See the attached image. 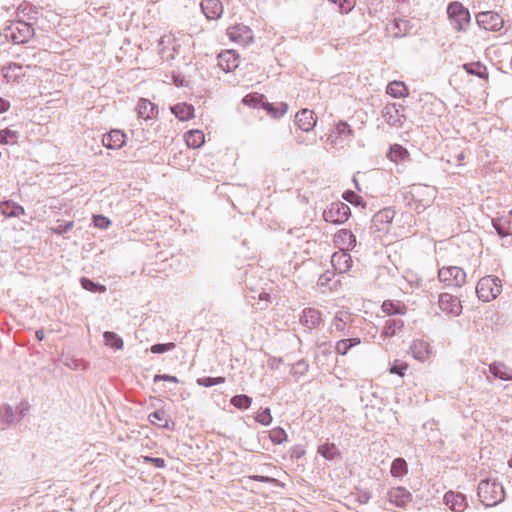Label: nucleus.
Returning a JSON list of instances; mask_svg holds the SVG:
<instances>
[{"instance_id":"nucleus-1","label":"nucleus","mask_w":512,"mask_h":512,"mask_svg":"<svg viewBox=\"0 0 512 512\" xmlns=\"http://www.w3.org/2000/svg\"><path fill=\"white\" fill-rule=\"evenodd\" d=\"M477 495L480 502L486 507L496 506L505 499V491L502 484L490 479H484L479 482Z\"/></svg>"},{"instance_id":"nucleus-2","label":"nucleus","mask_w":512,"mask_h":512,"mask_svg":"<svg viewBox=\"0 0 512 512\" xmlns=\"http://www.w3.org/2000/svg\"><path fill=\"white\" fill-rule=\"evenodd\" d=\"M502 291L501 280L494 275L482 277L476 286V293L479 300L489 302L494 300Z\"/></svg>"},{"instance_id":"nucleus-3","label":"nucleus","mask_w":512,"mask_h":512,"mask_svg":"<svg viewBox=\"0 0 512 512\" xmlns=\"http://www.w3.org/2000/svg\"><path fill=\"white\" fill-rule=\"evenodd\" d=\"M34 35V29L25 21L11 22L4 29V36L14 44H24Z\"/></svg>"},{"instance_id":"nucleus-4","label":"nucleus","mask_w":512,"mask_h":512,"mask_svg":"<svg viewBox=\"0 0 512 512\" xmlns=\"http://www.w3.org/2000/svg\"><path fill=\"white\" fill-rule=\"evenodd\" d=\"M438 278L447 288H461L466 283V273L458 266L440 268Z\"/></svg>"},{"instance_id":"nucleus-5","label":"nucleus","mask_w":512,"mask_h":512,"mask_svg":"<svg viewBox=\"0 0 512 512\" xmlns=\"http://www.w3.org/2000/svg\"><path fill=\"white\" fill-rule=\"evenodd\" d=\"M447 14L454 29L457 31L466 30L471 17L469 10L462 3L458 1L451 2L447 7Z\"/></svg>"},{"instance_id":"nucleus-6","label":"nucleus","mask_w":512,"mask_h":512,"mask_svg":"<svg viewBox=\"0 0 512 512\" xmlns=\"http://www.w3.org/2000/svg\"><path fill=\"white\" fill-rule=\"evenodd\" d=\"M350 214L351 210L347 204L334 202L323 211V219L329 223L343 224L349 219Z\"/></svg>"},{"instance_id":"nucleus-7","label":"nucleus","mask_w":512,"mask_h":512,"mask_svg":"<svg viewBox=\"0 0 512 512\" xmlns=\"http://www.w3.org/2000/svg\"><path fill=\"white\" fill-rule=\"evenodd\" d=\"M476 22L480 28L488 31H499L504 24L503 18L495 11H483L476 15Z\"/></svg>"},{"instance_id":"nucleus-8","label":"nucleus","mask_w":512,"mask_h":512,"mask_svg":"<svg viewBox=\"0 0 512 512\" xmlns=\"http://www.w3.org/2000/svg\"><path fill=\"white\" fill-rule=\"evenodd\" d=\"M229 39L240 45H248L253 41L252 30L244 24H236L227 29L226 32Z\"/></svg>"},{"instance_id":"nucleus-9","label":"nucleus","mask_w":512,"mask_h":512,"mask_svg":"<svg viewBox=\"0 0 512 512\" xmlns=\"http://www.w3.org/2000/svg\"><path fill=\"white\" fill-rule=\"evenodd\" d=\"M439 308L446 314L459 316L462 313V304L457 296L450 293H441L438 300Z\"/></svg>"},{"instance_id":"nucleus-10","label":"nucleus","mask_w":512,"mask_h":512,"mask_svg":"<svg viewBox=\"0 0 512 512\" xmlns=\"http://www.w3.org/2000/svg\"><path fill=\"white\" fill-rule=\"evenodd\" d=\"M403 111L404 107L401 104H388L383 109V117L389 125L401 126L405 120V116L402 113Z\"/></svg>"},{"instance_id":"nucleus-11","label":"nucleus","mask_w":512,"mask_h":512,"mask_svg":"<svg viewBox=\"0 0 512 512\" xmlns=\"http://www.w3.org/2000/svg\"><path fill=\"white\" fill-rule=\"evenodd\" d=\"M295 123L304 132L311 131L317 123V117L312 110L301 109L295 115Z\"/></svg>"},{"instance_id":"nucleus-12","label":"nucleus","mask_w":512,"mask_h":512,"mask_svg":"<svg viewBox=\"0 0 512 512\" xmlns=\"http://www.w3.org/2000/svg\"><path fill=\"white\" fill-rule=\"evenodd\" d=\"M444 503L454 512H464L468 507L466 496L460 492H447L444 495Z\"/></svg>"},{"instance_id":"nucleus-13","label":"nucleus","mask_w":512,"mask_h":512,"mask_svg":"<svg viewBox=\"0 0 512 512\" xmlns=\"http://www.w3.org/2000/svg\"><path fill=\"white\" fill-rule=\"evenodd\" d=\"M388 499L395 506L403 508L412 501V494L404 487H394L389 490Z\"/></svg>"},{"instance_id":"nucleus-14","label":"nucleus","mask_w":512,"mask_h":512,"mask_svg":"<svg viewBox=\"0 0 512 512\" xmlns=\"http://www.w3.org/2000/svg\"><path fill=\"white\" fill-rule=\"evenodd\" d=\"M395 211L390 208H385L377 212L372 218V228L376 231H385L393 218Z\"/></svg>"},{"instance_id":"nucleus-15","label":"nucleus","mask_w":512,"mask_h":512,"mask_svg":"<svg viewBox=\"0 0 512 512\" xmlns=\"http://www.w3.org/2000/svg\"><path fill=\"white\" fill-rule=\"evenodd\" d=\"M218 65L225 72L235 70L239 65V55L234 50H226L218 55Z\"/></svg>"},{"instance_id":"nucleus-16","label":"nucleus","mask_w":512,"mask_h":512,"mask_svg":"<svg viewBox=\"0 0 512 512\" xmlns=\"http://www.w3.org/2000/svg\"><path fill=\"white\" fill-rule=\"evenodd\" d=\"M300 322L309 329H315L322 323V314L315 308H305L302 311Z\"/></svg>"},{"instance_id":"nucleus-17","label":"nucleus","mask_w":512,"mask_h":512,"mask_svg":"<svg viewBox=\"0 0 512 512\" xmlns=\"http://www.w3.org/2000/svg\"><path fill=\"white\" fill-rule=\"evenodd\" d=\"M201 10L210 20L219 19L223 13V5L220 0H202Z\"/></svg>"},{"instance_id":"nucleus-18","label":"nucleus","mask_w":512,"mask_h":512,"mask_svg":"<svg viewBox=\"0 0 512 512\" xmlns=\"http://www.w3.org/2000/svg\"><path fill=\"white\" fill-rule=\"evenodd\" d=\"M102 143L108 149H120L125 143V134L120 130H111L103 135Z\"/></svg>"},{"instance_id":"nucleus-19","label":"nucleus","mask_w":512,"mask_h":512,"mask_svg":"<svg viewBox=\"0 0 512 512\" xmlns=\"http://www.w3.org/2000/svg\"><path fill=\"white\" fill-rule=\"evenodd\" d=\"M430 345L424 340H414L410 346V353L416 360L424 362L430 354Z\"/></svg>"},{"instance_id":"nucleus-20","label":"nucleus","mask_w":512,"mask_h":512,"mask_svg":"<svg viewBox=\"0 0 512 512\" xmlns=\"http://www.w3.org/2000/svg\"><path fill=\"white\" fill-rule=\"evenodd\" d=\"M331 263L340 273L346 272L352 266L351 256L347 253L336 252L331 257Z\"/></svg>"},{"instance_id":"nucleus-21","label":"nucleus","mask_w":512,"mask_h":512,"mask_svg":"<svg viewBox=\"0 0 512 512\" xmlns=\"http://www.w3.org/2000/svg\"><path fill=\"white\" fill-rule=\"evenodd\" d=\"M0 212L5 217H19L25 213V210L21 205L7 200L0 203Z\"/></svg>"},{"instance_id":"nucleus-22","label":"nucleus","mask_w":512,"mask_h":512,"mask_svg":"<svg viewBox=\"0 0 512 512\" xmlns=\"http://www.w3.org/2000/svg\"><path fill=\"white\" fill-rule=\"evenodd\" d=\"M172 113L180 121H185L194 116V107L186 103H178L171 107Z\"/></svg>"},{"instance_id":"nucleus-23","label":"nucleus","mask_w":512,"mask_h":512,"mask_svg":"<svg viewBox=\"0 0 512 512\" xmlns=\"http://www.w3.org/2000/svg\"><path fill=\"white\" fill-rule=\"evenodd\" d=\"M490 372L502 380H512V368L502 362H494L490 365Z\"/></svg>"},{"instance_id":"nucleus-24","label":"nucleus","mask_w":512,"mask_h":512,"mask_svg":"<svg viewBox=\"0 0 512 512\" xmlns=\"http://www.w3.org/2000/svg\"><path fill=\"white\" fill-rule=\"evenodd\" d=\"M344 137L346 139L351 138L354 135V130L351 128V126L345 122V121H339L335 125V130L333 134L329 136V139H331V143H336V140L333 139V137Z\"/></svg>"},{"instance_id":"nucleus-25","label":"nucleus","mask_w":512,"mask_h":512,"mask_svg":"<svg viewBox=\"0 0 512 512\" xmlns=\"http://www.w3.org/2000/svg\"><path fill=\"white\" fill-rule=\"evenodd\" d=\"M185 141L188 147L199 148L204 144L205 136L201 130H190L185 134Z\"/></svg>"},{"instance_id":"nucleus-26","label":"nucleus","mask_w":512,"mask_h":512,"mask_svg":"<svg viewBox=\"0 0 512 512\" xmlns=\"http://www.w3.org/2000/svg\"><path fill=\"white\" fill-rule=\"evenodd\" d=\"M262 108L267 112V114H269L275 119H278L282 117L284 114H286L288 110V104L281 102L278 105H275L273 103L263 102Z\"/></svg>"},{"instance_id":"nucleus-27","label":"nucleus","mask_w":512,"mask_h":512,"mask_svg":"<svg viewBox=\"0 0 512 512\" xmlns=\"http://www.w3.org/2000/svg\"><path fill=\"white\" fill-rule=\"evenodd\" d=\"M148 420L151 424L157 425L160 428L169 427V416L163 409L156 410L149 414Z\"/></svg>"},{"instance_id":"nucleus-28","label":"nucleus","mask_w":512,"mask_h":512,"mask_svg":"<svg viewBox=\"0 0 512 512\" xmlns=\"http://www.w3.org/2000/svg\"><path fill=\"white\" fill-rule=\"evenodd\" d=\"M387 94L394 98H402L408 94V89L402 81H392L387 85Z\"/></svg>"},{"instance_id":"nucleus-29","label":"nucleus","mask_w":512,"mask_h":512,"mask_svg":"<svg viewBox=\"0 0 512 512\" xmlns=\"http://www.w3.org/2000/svg\"><path fill=\"white\" fill-rule=\"evenodd\" d=\"M409 157V152L400 144H393L390 146L387 153V158L393 162H398Z\"/></svg>"},{"instance_id":"nucleus-30","label":"nucleus","mask_w":512,"mask_h":512,"mask_svg":"<svg viewBox=\"0 0 512 512\" xmlns=\"http://www.w3.org/2000/svg\"><path fill=\"white\" fill-rule=\"evenodd\" d=\"M16 421V413L10 405L0 407V422L4 425L2 429L14 424Z\"/></svg>"},{"instance_id":"nucleus-31","label":"nucleus","mask_w":512,"mask_h":512,"mask_svg":"<svg viewBox=\"0 0 512 512\" xmlns=\"http://www.w3.org/2000/svg\"><path fill=\"white\" fill-rule=\"evenodd\" d=\"M404 322L401 319H388L383 326L382 334L386 337H393L398 330H401Z\"/></svg>"},{"instance_id":"nucleus-32","label":"nucleus","mask_w":512,"mask_h":512,"mask_svg":"<svg viewBox=\"0 0 512 512\" xmlns=\"http://www.w3.org/2000/svg\"><path fill=\"white\" fill-rule=\"evenodd\" d=\"M318 453L327 460H334L340 456V451L334 443H324L318 447Z\"/></svg>"},{"instance_id":"nucleus-33","label":"nucleus","mask_w":512,"mask_h":512,"mask_svg":"<svg viewBox=\"0 0 512 512\" xmlns=\"http://www.w3.org/2000/svg\"><path fill=\"white\" fill-rule=\"evenodd\" d=\"M463 68L470 75H475L482 79L488 78L487 69L480 62L466 63L463 65Z\"/></svg>"},{"instance_id":"nucleus-34","label":"nucleus","mask_w":512,"mask_h":512,"mask_svg":"<svg viewBox=\"0 0 512 512\" xmlns=\"http://www.w3.org/2000/svg\"><path fill=\"white\" fill-rule=\"evenodd\" d=\"M361 343L360 338L341 339L336 343L335 350L340 355H346L348 351Z\"/></svg>"},{"instance_id":"nucleus-35","label":"nucleus","mask_w":512,"mask_h":512,"mask_svg":"<svg viewBox=\"0 0 512 512\" xmlns=\"http://www.w3.org/2000/svg\"><path fill=\"white\" fill-rule=\"evenodd\" d=\"M408 472V466L403 458H396L393 460L390 468V473L393 477H402Z\"/></svg>"},{"instance_id":"nucleus-36","label":"nucleus","mask_w":512,"mask_h":512,"mask_svg":"<svg viewBox=\"0 0 512 512\" xmlns=\"http://www.w3.org/2000/svg\"><path fill=\"white\" fill-rule=\"evenodd\" d=\"M155 110V106L147 99H140L138 103V114L143 119H149L152 117Z\"/></svg>"},{"instance_id":"nucleus-37","label":"nucleus","mask_w":512,"mask_h":512,"mask_svg":"<svg viewBox=\"0 0 512 512\" xmlns=\"http://www.w3.org/2000/svg\"><path fill=\"white\" fill-rule=\"evenodd\" d=\"M105 344L113 349L120 350L123 348V340L115 332L106 331L103 334Z\"/></svg>"},{"instance_id":"nucleus-38","label":"nucleus","mask_w":512,"mask_h":512,"mask_svg":"<svg viewBox=\"0 0 512 512\" xmlns=\"http://www.w3.org/2000/svg\"><path fill=\"white\" fill-rule=\"evenodd\" d=\"M80 284L83 289L90 291V292H94V293L106 292V286H104L100 283L94 282L93 280H91L87 277H82L80 279Z\"/></svg>"},{"instance_id":"nucleus-39","label":"nucleus","mask_w":512,"mask_h":512,"mask_svg":"<svg viewBox=\"0 0 512 512\" xmlns=\"http://www.w3.org/2000/svg\"><path fill=\"white\" fill-rule=\"evenodd\" d=\"M263 102H266L265 96L262 94H258V93L248 94L242 99V103L244 105L252 107V108H257L260 105L263 107Z\"/></svg>"},{"instance_id":"nucleus-40","label":"nucleus","mask_w":512,"mask_h":512,"mask_svg":"<svg viewBox=\"0 0 512 512\" xmlns=\"http://www.w3.org/2000/svg\"><path fill=\"white\" fill-rule=\"evenodd\" d=\"M269 439L275 445H280L288 440V435L282 427H275L269 431Z\"/></svg>"},{"instance_id":"nucleus-41","label":"nucleus","mask_w":512,"mask_h":512,"mask_svg":"<svg viewBox=\"0 0 512 512\" xmlns=\"http://www.w3.org/2000/svg\"><path fill=\"white\" fill-rule=\"evenodd\" d=\"M22 66L20 64L16 63H10L7 67L3 68V76L8 81L13 80L15 81L18 79L21 75Z\"/></svg>"},{"instance_id":"nucleus-42","label":"nucleus","mask_w":512,"mask_h":512,"mask_svg":"<svg viewBox=\"0 0 512 512\" xmlns=\"http://www.w3.org/2000/svg\"><path fill=\"white\" fill-rule=\"evenodd\" d=\"M230 403L238 409H248L251 406L252 398L246 394H238L231 398Z\"/></svg>"},{"instance_id":"nucleus-43","label":"nucleus","mask_w":512,"mask_h":512,"mask_svg":"<svg viewBox=\"0 0 512 512\" xmlns=\"http://www.w3.org/2000/svg\"><path fill=\"white\" fill-rule=\"evenodd\" d=\"M382 310L383 312L388 315H395V314H404L405 312V306L400 304H395L393 301H384L382 304Z\"/></svg>"},{"instance_id":"nucleus-44","label":"nucleus","mask_w":512,"mask_h":512,"mask_svg":"<svg viewBox=\"0 0 512 512\" xmlns=\"http://www.w3.org/2000/svg\"><path fill=\"white\" fill-rule=\"evenodd\" d=\"M348 318H349V316L346 313H342V312L337 313L333 319V323H332L333 327L337 331L342 332L345 335H347L348 331L346 332V329L348 328V326H347Z\"/></svg>"},{"instance_id":"nucleus-45","label":"nucleus","mask_w":512,"mask_h":512,"mask_svg":"<svg viewBox=\"0 0 512 512\" xmlns=\"http://www.w3.org/2000/svg\"><path fill=\"white\" fill-rule=\"evenodd\" d=\"M19 134L17 131L5 128L0 130V144H15L17 143Z\"/></svg>"},{"instance_id":"nucleus-46","label":"nucleus","mask_w":512,"mask_h":512,"mask_svg":"<svg viewBox=\"0 0 512 512\" xmlns=\"http://www.w3.org/2000/svg\"><path fill=\"white\" fill-rule=\"evenodd\" d=\"M19 9L29 19H37L40 13V9L31 3H23L19 6Z\"/></svg>"},{"instance_id":"nucleus-47","label":"nucleus","mask_w":512,"mask_h":512,"mask_svg":"<svg viewBox=\"0 0 512 512\" xmlns=\"http://www.w3.org/2000/svg\"><path fill=\"white\" fill-rule=\"evenodd\" d=\"M338 238L346 243L348 248L353 249L356 246V236L347 229H341L338 233Z\"/></svg>"},{"instance_id":"nucleus-48","label":"nucleus","mask_w":512,"mask_h":512,"mask_svg":"<svg viewBox=\"0 0 512 512\" xmlns=\"http://www.w3.org/2000/svg\"><path fill=\"white\" fill-rule=\"evenodd\" d=\"M272 420H273V418H272L271 410L269 407L262 409L255 416V421L264 426L270 425Z\"/></svg>"},{"instance_id":"nucleus-49","label":"nucleus","mask_w":512,"mask_h":512,"mask_svg":"<svg viewBox=\"0 0 512 512\" xmlns=\"http://www.w3.org/2000/svg\"><path fill=\"white\" fill-rule=\"evenodd\" d=\"M225 382L224 377H202L197 379V384L202 387H212L214 385L222 384Z\"/></svg>"},{"instance_id":"nucleus-50","label":"nucleus","mask_w":512,"mask_h":512,"mask_svg":"<svg viewBox=\"0 0 512 512\" xmlns=\"http://www.w3.org/2000/svg\"><path fill=\"white\" fill-rule=\"evenodd\" d=\"M175 343L169 342V343H157L150 347V351L153 354H163L166 352H169L175 348Z\"/></svg>"},{"instance_id":"nucleus-51","label":"nucleus","mask_w":512,"mask_h":512,"mask_svg":"<svg viewBox=\"0 0 512 512\" xmlns=\"http://www.w3.org/2000/svg\"><path fill=\"white\" fill-rule=\"evenodd\" d=\"M93 224L100 229H107L111 225V221L104 215H93Z\"/></svg>"},{"instance_id":"nucleus-52","label":"nucleus","mask_w":512,"mask_h":512,"mask_svg":"<svg viewBox=\"0 0 512 512\" xmlns=\"http://www.w3.org/2000/svg\"><path fill=\"white\" fill-rule=\"evenodd\" d=\"M408 369V364L404 362L394 361V363L391 365L389 371L392 374H396L399 376H404L405 371Z\"/></svg>"},{"instance_id":"nucleus-53","label":"nucleus","mask_w":512,"mask_h":512,"mask_svg":"<svg viewBox=\"0 0 512 512\" xmlns=\"http://www.w3.org/2000/svg\"><path fill=\"white\" fill-rule=\"evenodd\" d=\"M343 198L348 201L349 203L353 204V205H360L362 204L363 200H362V197L357 195L354 191L352 190H347L343 193Z\"/></svg>"},{"instance_id":"nucleus-54","label":"nucleus","mask_w":512,"mask_h":512,"mask_svg":"<svg viewBox=\"0 0 512 512\" xmlns=\"http://www.w3.org/2000/svg\"><path fill=\"white\" fill-rule=\"evenodd\" d=\"M154 383L160 382V381H167V382H173L178 383L179 380L176 376L168 375V374H156L153 378Z\"/></svg>"},{"instance_id":"nucleus-55","label":"nucleus","mask_w":512,"mask_h":512,"mask_svg":"<svg viewBox=\"0 0 512 512\" xmlns=\"http://www.w3.org/2000/svg\"><path fill=\"white\" fill-rule=\"evenodd\" d=\"M144 461L153 464L156 468L165 467V460L163 458L145 456Z\"/></svg>"},{"instance_id":"nucleus-56","label":"nucleus","mask_w":512,"mask_h":512,"mask_svg":"<svg viewBox=\"0 0 512 512\" xmlns=\"http://www.w3.org/2000/svg\"><path fill=\"white\" fill-rule=\"evenodd\" d=\"M29 403L27 401H22L16 408H15V413H16V416L19 415L20 417H23L26 415V413L28 412L29 410Z\"/></svg>"},{"instance_id":"nucleus-57","label":"nucleus","mask_w":512,"mask_h":512,"mask_svg":"<svg viewBox=\"0 0 512 512\" xmlns=\"http://www.w3.org/2000/svg\"><path fill=\"white\" fill-rule=\"evenodd\" d=\"M74 226L72 221L66 222L64 224H59L58 227L54 230L57 234H64L70 231Z\"/></svg>"},{"instance_id":"nucleus-58","label":"nucleus","mask_w":512,"mask_h":512,"mask_svg":"<svg viewBox=\"0 0 512 512\" xmlns=\"http://www.w3.org/2000/svg\"><path fill=\"white\" fill-rule=\"evenodd\" d=\"M295 373L304 374L308 370V364L304 360H300L294 365Z\"/></svg>"},{"instance_id":"nucleus-59","label":"nucleus","mask_w":512,"mask_h":512,"mask_svg":"<svg viewBox=\"0 0 512 512\" xmlns=\"http://www.w3.org/2000/svg\"><path fill=\"white\" fill-rule=\"evenodd\" d=\"M371 499V493L368 491H360L357 496V500L362 503L366 504Z\"/></svg>"},{"instance_id":"nucleus-60","label":"nucleus","mask_w":512,"mask_h":512,"mask_svg":"<svg viewBox=\"0 0 512 512\" xmlns=\"http://www.w3.org/2000/svg\"><path fill=\"white\" fill-rule=\"evenodd\" d=\"M331 277H332V273L327 271L326 273L322 274L320 277H319V280H318V285H326L330 280H331Z\"/></svg>"},{"instance_id":"nucleus-61","label":"nucleus","mask_w":512,"mask_h":512,"mask_svg":"<svg viewBox=\"0 0 512 512\" xmlns=\"http://www.w3.org/2000/svg\"><path fill=\"white\" fill-rule=\"evenodd\" d=\"M64 364L71 369L78 368V361L72 358H66Z\"/></svg>"},{"instance_id":"nucleus-62","label":"nucleus","mask_w":512,"mask_h":512,"mask_svg":"<svg viewBox=\"0 0 512 512\" xmlns=\"http://www.w3.org/2000/svg\"><path fill=\"white\" fill-rule=\"evenodd\" d=\"M9 107V102L4 100L3 98H0V114L6 112L9 109Z\"/></svg>"},{"instance_id":"nucleus-63","label":"nucleus","mask_w":512,"mask_h":512,"mask_svg":"<svg viewBox=\"0 0 512 512\" xmlns=\"http://www.w3.org/2000/svg\"><path fill=\"white\" fill-rule=\"evenodd\" d=\"M494 227H495V229H496V231H497V233H498V235L500 237H506L507 236V232L500 225L494 224Z\"/></svg>"},{"instance_id":"nucleus-64","label":"nucleus","mask_w":512,"mask_h":512,"mask_svg":"<svg viewBox=\"0 0 512 512\" xmlns=\"http://www.w3.org/2000/svg\"><path fill=\"white\" fill-rule=\"evenodd\" d=\"M35 336L36 338L39 340V341H42L44 340L45 338V333H44V330L43 329H39L35 332Z\"/></svg>"}]
</instances>
